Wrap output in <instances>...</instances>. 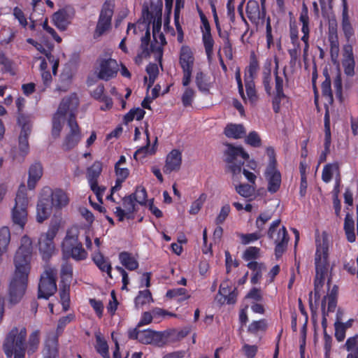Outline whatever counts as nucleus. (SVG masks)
<instances>
[{
	"label": "nucleus",
	"instance_id": "nucleus-59",
	"mask_svg": "<svg viewBox=\"0 0 358 358\" xmlns=\"http://www.w3.org/2000/svg\"><path fill=\"white\" fill-rule=\"evenodd\" d=\"M266 38L267 48L270 49L271 46L273 45V37L272 34L271 17L269 16L266 19Z\"/></svg>",
	"mask_w": 358,
	"mask_h": 358
},
{
	"label": "nucleus",
	"instance_id": "nucleus-35",
	"mask_svg": "<svg viewBox=\"0 0 358 358\" xmlns=\"http://www.w3.org/2000/svg\"><path fill=\"white\" fill-rule=\"evenodd\" d=\"M52 20L55 25L61 30H65L69 24L68 13L65 10H59L55 13Z\"/></svg>",
	"mask_w": 358,
	"mask_h": 358
},
{
	"label": "nucleus",
	"instance_id": "nucleus-24",
	"mask_svg": "<svg viewBox=\"0 0 358 358\" xmlns=\"http://www.w3.org/2000/svg\"><path fill=\"white\" fill-rule=\"evenodd\" d=\"M22 129L19 136V150L22 159L29 153V145L28 142L29 136L31 134V126L29 124L21 125Z\"/></svg>",
	"mask_w": 358,
	"mask_h": 358
},
{
	"label": "nucleus",
	"instance_id": "nucleus-26",
	"mask_svg": "<svg viewBox=\"0 0 358 358\" xmlns=\"http://www.w3.org/2000/svg\"><path fill=\"white\" fill-rule=\"evenodd\" d=\"M43 175V167L41 163L36 162L32 164L29 169V178L27 181L29 189H34L37 182L41 179Z\"/></svg>",
	"mask_w": 358,
	"mask_h": 358
},
{
	"label": "nucleus",
	"instance_id": "nucleus-62",
	"mask_svg": "<svg viewBox=\"0 0 358 358\" xmlns=\"http://www.w3.org/2000/svg\"><path fill=\"white\" fill-rule=\"evenodd\" d=\"M242 351L247 358H255L258 352V347L256 345L245 343L242 346Z\"/></svg>",
	"mask_w": 358,
	"mask_h": 358
},
{
	"label": "nucleus",
	"instance_id": "nucleus-33",
	"mask_svg": "<svg viewBox=\"0 0 358 358\" xmlns=\"http://www.w3.org/2000/svg\"><path fill=\"white\" fill-rule=\"evenodd\" d=\"M153 302L152 294L149 289L141 290L134 299L135 307L137 309L142 308L144 305Z\"/></svg>",
	"mask_w": 358,
	"mask_h": 358
},
{
	"label": "nucleus",
	"instance_id": "nucleus-6",
	"mask_svg": "<svg viewBox=\"0 0 358 358\" xmlns=\"http://www.w3.org/2000/svg\"><path fill=\"white\" fill-rule=\"evenodd\" d=\"M29 199L27 195V188L24 184H21L18 188L15 199V206L11 210V220L14 225L23 229L27 222V207Z\"/></svg>",
	"mask_w": 358,
	"mask_h": 358
},
{
	"label": "nucleus",
	"instance_id": "nucleus-3",
	"mask_svg": "<svg viewBox=\"0 0 358 358\" xmlns=\"http://www.w3.org/2000/svg\"><path fill=\"white\" fill-rule=\"evenodd\" d=\"M315 278L314 280V297L315 301L320 298V289L324 285L329 268V238L327 232L315 237Z\"/></svg>",
	"mask_w": 358,
	"mask_h": 358
},
{
	"label": "nucleus",
	"instance_id": "nucleus-40",
	"mask_svg": "<svg viewBox=\"0 0 358 358\" xmlns=\"http://www.w3.org/2000/svg\"><path fill=\"white\" fill-rule=\"evenodd\" d=\"M26 103V100L22 96H19L15 100V105L17 109V122L20 125H22L24 124H29L28 117L26 116L22 112L24 108Z\"/></svg>",
	"mask_w": 358,
	"mask_h": 358
},
{
	"label": "nucleus",
	"instance_id": "nucleus-46",
	"mask_svg": "<svg viewBox=\"0 0 358 358\" xmlns=\"http://www.w3.org/2000/svg\"><path fill=\"white\" fill-rule=\"evenodd\" d=\"M145 70L147 73L149 75V83L148 86V88L149 89L155 83V81L159 74V69L156 64L150 63L146 66Z\"/></svg>",
	"mask_w": 358,
	"mask_h": 358
},
{
	"label": "nucleus",
	"instance_id": "nucleus-36",
	"mask_svg": "<svg viewBox=\"0 0 358 358\" xmlns=\"http://www.w3.org/2000/svg\"><path fill=\"white\" fill-rule=\"evenodd\" d=\"M166 296L169 299H174L178 302H182L190 297V295L187 294V291L185 288H174L169 289L166 292Z\"/></svg>",
	"mask_w": 358,
	"mask_h": 358
},
{
	"label": "nucleus",
	"instance_id": "nucleus-43",
	"mask_svg": "<svg viewBox=\"0 0 358 358\" xmlns=\"http://www.w3.org/2000/svg\"><path fill=\"white\" fill-rule=\"evenodd\" d=\"M202 42L208 58L211 57L215 43L211 33L202 34Z\"/></svg>",
	"mask_w": 358,
	"mask_h": 358
},
{
	"label": "nucleus",
	"instance_id": "nucleus-61",
	"mask_svg": "<svg viewBox=\"0 0 358 358\" xmlns=\"http://www.w3.org/2000/svg\"><path fill=\"white\" fill-rule=\"evenodd\" d=\"M262 84L266 93L271 95L272 92V77L270 73H262Z\"/></svg>",
	"mask_w": 358,
	"mask_h": 358
},
{
	"label": "nucleus",
	"instance_id": "nucleus-10",
	"mask_svg": "<svg viewBox=\"0 0 358 358\" xmlns=\"http://www.w3.org/2000/svg\"><path fill=\"white\" fill-rule=\"evenodd\" d=\"M224 156L228 164L227 170L233 175L240 173L245 162L249 159L248 153L241 146L235 147L230 144L227 145Z\"/></svg>",
	"mask_w": 358,
	"mask_h": 358
},
{
	"label": "nucleus",
	"instance_id": "nucleus-34",
	"mask_svg": "<svg viewBox=\"0 0 358 358\" xmlns=\"http://www.w3.org/2000/svg\"><path fill=\"white\" fill-rule=\"evenodd\" d=\"M268 329V322L266 319L252 321L248 327V332L257 336L259 332L264 333Z\"/></svg>",
	"mask_w": 358,
	"mask_h": 358
},
{
	"label": "nucleus",
	"instance_id": "nucleus-52",
	"mask_svg": "<svg viewBox=\"0 0 358 358\" xmlns=\"http://www.w3.org/2000/svg\"><path fill=\"white\" fill-rule=\"evenodd\" d=\"M147 137V144L145 146L141 147L138 149L134 155V157L135 159L138 160L143 159L146 157V155L149 153V147H150V138H149V132L148 130L146 129L145 131Z\"/></svg>",
	"mask_w": 358,
	"mask_h": 358
},
{
	"label": "nucleus",
	"instance_id": "nucleus-8",
	"mask_svg": "<svg viewBox=\"0 0 358 358\" xmlns=\"http://www.w3.org/2000/svg\"><path fill=\"white\" fill-rule=\"evenodd\" d=\"M115 3L113 0H106L103 3L96 27L93 32V38L98 39L112 29V18L114 14Z\"/></svg>",
	"mask_w": 358,
	"mask_h": 358
},
{
	"label": "nucleus",
	"instance_id": "nucleus-17",
	"mask_svg": "<svg viewBox=\"0 0 358 358\" xmlns=\"http://www.w3.org/2000/svg\"><path fill=\"white\" fill-rule=\"evenodd\" d=\"M119 71L117 61L112 58H103L99 59L98 78L101 80L108 81L116 77Z\"/></svg>",
	"mask_w": 358,
	"mask_h": 358
},
{
	"label": "nucleus",
	"instance_id": "nucleus-7",
	"mask_svg": "<svg viewBox=\"0 0 358 358\" xmlns=\"http://www.w3.org/2000/svg\"><path fill=\"white\" fill-rule=\"evenodd\" d=\"M281 220L277 219L271 222L267 231V236L270 240H273L275 244L274 254L276 259L282 257V255L287 251L289 236L285 226L280 227Z\"/></svg>",
	"mask_w": 358,
	"mask_h": 358
},
{
	"label": "nucleus",
	"instance_id": "nucleus-4",
	"mask_svg": "<svg viewBox=\"0 0 358 358\" xmlns=\"http://www.w3.org/2000/svg\"><path fill=\"white\" fill-rule=\"evenodd\" d=\"M79 231L77 228L68 229L62 243V251L66 258H72L79 262L87 258L88 253L78 239Z\"/></svg>",
	"mask_w": 358,
	"mask_h": 358
},
{
	"label": "nucleus",
	"instance_id": "nucleus-30",
	"mask_svg": "<svg viewBox=\"0 0 358 358\" xmlns=\"http://www.w3.org/2000/svg\"><path fill=\"white\" fill-rule=\"evenodd\" d=\"M119 259L120 263L128 270L135 271L138 268V262L128 252H122L119 254Z\"/></svg>",
	"mask_w": 358,
	"mask_h": 358
},
{
	"label": "nucleus",
	"instance_id": "nucleus-64",
	"mask_svg": "<svg viewBox=\"0 0 358 358\" xmlns=\"http://www.w3.org/2000/svg\"><path fill=\"white\" fill-rule=\"evenodd\" d=\"M245 299H252L255 302L262 301L263 296L259 288L252 287L245 295Z\"/></svg>",
	"mask_w": 358,
	"mask_h": 358
},
{
	"label": "nucleus",
	"instance_id": "nucleus-15",
	"mask_svg": "<svg viewBox=\"0 0 358 358\" xmlns=\"http://www.w3.org/2000/svg\"><path fill=\"white\" fill-rule=\"evenodd\" d=\"M68 126L70 128V131L64 138L62 143V148L66 151L74 148L81 140L80 129L76 121V114L72 113L69 115Z\"/></svg>",
	"mask_w": 358,
	"mask_h": 358
},
{
	"label": "nucleus",
	"instance_id": "nucleus-48",
	"mask_svg": "<svg viewBox=\"0 0 358 358\" xmlns=\"http://www.w3.org/2000/svg\"><path fill=\"white\" fill-rule=\"evenodd\" d=\"M321 89L322 96L326 98L329 103L331 104L334 98L331 87V79L327 78V80H324L322 83Z\"/></svg>",
	"mask_w": 358,
	"mask_h": 358
},
{
	"label": "nucleus",
	"instance_id": "nucleus-41",
	"mask_svg": "<svg viewBox=\"0 0 358 358\" xmlns=\"http://www.w3.org/2000/svg\"><path fill=\"white\" fill-rule=\"evenodd\" d=\"M141 43L140 48L141 50V56H150V26L147 25V29L145 35L141 38Z\"/></svg>",
	"mask_w": 358,
	"mask_h": 358
},
{
	"label": "nucleus",
	"instance_id": "nucleus-25",
	"mask_svg": "<svg viewBox=\"0 0 358 358\" xmlns=\"http://www.w3.org/2000/svg\"><path fill=\"white\" fill-rule=\"evenodd\" d=\"M246 14L252 22H258L260 20H264L266 15H263L262 9L256 0H249L246 5Z\"/></svg>",
	"mask_w": 358,
	"mask_h": 358
},
{
	"label": "nucleus",
	"instance_id": "nucleus-47",
	"mask_svg": "<svg viewBox=\"0 0 358 358\" xmlns=\"http://www.w3.org/2000/svg\"><path fill=\"white\" fill-rule=\"evenodd\" d=\"M59 296L63 309L67 310L70 305L69 285H64L59 289Z\"/></svg>",
	"mask_w": 358,
	"mask_h": 358
},
{
	"label": "nucleus",
	"instance_id": "nucleus-53",
	"mask_svg": "<svg viewBox=\"0 0 358 358\" xmlns=\"http://www.w3.org/2000/svg\"><path fill=\"white\" fill-rule=\"evenodd\" d=\"M245 143L254 148H259L262 145V140L255 131H250L245 138Z\"/></svg>",
	"mask_w": 358,
	"mask_h": 358
},
{
	"label": "nucleus",
	"instance_id": "nucleus-37",
	"mask_svg": "<svg viewBox=\"0 0 358 358\" xmlns=\"http://www.w3.org/2000/svg\"><path fill=\"white\" fill-rule=\"evenodd\" d=\"M195 83L198 90L203 93H208L210 90V83L207 76L202 71H198L195 76Z\"/></svg>",
	"mask_w": 358,
	"mask_h": 358
},
{
	"label": "nucleus",
	"instance_id": "nucleus-38",
	"mask_svg": "<svg viewBox=\"0 0 358 358\" xmlns=\"http://www.w3.org/2000/svg\"><path fill=\"white\" fill-rule=\"evenodd\" d=\"M171 336L169 331H153L152 343L158 347H162L166 345L169 341V338Z\"/></svg>",
	"mask_w": 358,
	"mask_h": 358
},
{
	"label": "nucleus",
	"instance_id": "nucleus-18",
	"mask_svg": "<svg viewBox=\"0 0 358 358\" xmlns=\"http://www.w3.org/2000/svg\"><path fill=\"white\" fill-rule=\"evenodd\" d=\"M42 193L45 198H50L52 207L56 209H62L67 206L69 202L66 193L61 189L52 190L50 187H44Z\"/></svg>",
	"mask_w": 358,
	"mask_h": 358
},
{
	"label": "nucleus",
	"instance_id": "nucleus-51",
	"mask_svg": "<svg viewBox=\"0 0 358 358\" xmlns=\"http://www.w3.org/2000/svg\"><path fill=\"white\" fill-rule=\"evenodd\" d=\"M239 236L241 239L242 244L248 245L259 240L262 236V234H261V231L258 230L257 231L251 234H240Z\"/></svg>",
	"mask_w": 358,
	"mask_h": 358
},
{
	"label": "nucleus",
	"instance_id": "nucleus-29",
	"mask_svg": "<svg viewBox=\"0 0 358 358\" xmlns=\"http://www.w3.org/2000/svg\"><path fill=\"white\" fill-rule=\"evenodd\" d=\"M226 136L235 139L241 138L245 134V130L242 124H227L224 131Z\"/></svg>",
	"mask_w": 358,
	"mask_h": 358
},
{
	"label": "nucleus",
	"instance_id": "nucleus-49",
	"mask_svg": "<svg viewBox=\"0 0 358 358\" xmlns=\"http://www.w3.org/2000/svg\"><path fill=\"white\" fill-rule=\"evenodd\" d=\"M260 249L257 247L250 246L246 248L243 254V259L245 261H251L259 257Z\"/></svg>",
	"mask_w": 358,
	"mask_h": 358
},
{
	"label": "nucleus",
	"instance_id": "nucleus-20",
	"mask_svg": "<svg viewBox=\"0 0 358 358\" xmlns=\"http://www.w3.org/2000/svg\"><path fill=\"white\" fill-rule=\"evenodd\" d=\"M324 108H325V113H324V149L320 156V159H319L320 162H323L326 161L327 155L330 152V146H331V143L330 115H329V106L327 104H325Z\"/></svg>",
	"mask_w": 358,
	"mask_h": 358
},
{
	"label": "nucleus",
	"instance_id": "nucleus-9",
	"mask_svg": "<svg viewBox=\"0 0 358 358\" xmlns=\"http://www.w3.org/2000/svg\"><path fill=\"white\" fill-rule=\"evenodd\" d=\"M259 69V61L255 53L252 52L250 54L249 65L244 76L245 92L251 105H255L259 99L254 81Z\"/></svg>",
	"mask_w": 358,
	"mask_h": 358
},
{
	"label": "nucleus",
	"instance_id": "nucleus-54",
	"mask_svg": "<svg viewBox=\"0 0 358 358\" xmlns=\"http://www.w3.org/2000/svg\"><path fill=\"white\" fill-rule=\"evenodd\" d=\"M180 3L178 1V0L176 1V8H175V13H174V15H175V24H176V30L178 31V37H177V39H178V41L179 43H182L183 41V36H184V34H183V31H182V27L181 25L179 23V21H178V18H179V9H180Z\"/></svg>",
	"mask_w": 358,
	"mask_h": 358
},
{
	"label": "nucleus",
	"instance_id": "nucleus-21",
	"mask_svg": "<svg viewBox=\"0 0 358 358\" xmlns=\"http://www.w3.org/2000/svg\"><path fill=\"white\" fill-rule=\"evenodd\" d=\"M182 164V153L179 150H172L166 156L163 171L169 174L173 171H178Z\"/></svg>",
	"mask_w": 358,
	"mask_h": 358
},
{
	"label": "nucleus",
	"instance_id": "nucleus-63",
	"mask_svg": "<svg viewBox=\"0 0 358 358\" xmlns=\"http://www.w3.org/2000/svg\"><path fill=\"white\" fill-rule=\"evenodd\" d=\"M230 211H231V208L229 204H226V205L223 206L221 208L220 213L218 214V215L217 216V217L215 219L216 224L219 225V224H222L225 221L227 217H228Z\"/></svg>",
	"mask_w": 358,
	"mask_h": 358
},
{
	"label": "nucleus",
	"instance_id": "nucleus-11",
	"mask_svg": "<svg viewBox=\"0 0 358 358\" xmlns=\"http://www.w3.org/2000/svg\"><path fill=\"white\" fill-rule=\"evenodd\" d=\"M275 69L273 71V74L275 77V92L273 93V96L272 97V108L273 112L275 114H278L280 111L281 103L284 99H287L288 101V96L284 93L283 90V83L284 80L283 77L287 81V66L283 68L282 76L279 74V61L277 57H275Z\"/></svg>",
	"mask_w": 358,
	"mask_h": 358
},
{
	"label": "nucleus",
	"instance_id": "nucleus-32",
	"mask_svg": "<svg viewBox=\"0 0 358 358\" xmlns=\"http://www.w3.org/2000/svg\"><path fill=\"white\" fill-rule=\"evenodd\" d=\"M10 241V232L8 227H3L0 229V263L2 260V255L7 251L8 245Z\"/></svg>",
	"mask_w": 358,
	"mask_h": 358
},
{
	"label": "nucleus",
	"instance_id": "nucleus-1",
	"mask_svg": "<svg viewBox=\"0 0 358 358\" xmlns=\"http://www.w3.org/2000/svg\"><path fill=\"white\" fill-rule=\"evenodd\" d=\"M32 251L31 238L27 236H22L20 246L14 256L15 272L9 286V303L12 305L20 302L27 289Z\"/></svg>",
	"mask_w": 358,
	"mask_h": 358
},
{
	"label": "nucleus",
	"instance_id": "nucleus-27",
	"mask_svg": "<svg viewBox=\"0 0 358 358\" xmlns=\"http://www.w3.org/2000/svg\"><path fill=\"white\" fill-rule=\"evenodd\" d=\"M92 260L101 272L112 269L109 258L105 257L100 250H96L92 254Z\"/></svg>",
	"mask_w": 358,
	"mask_h": 358
},
{
	"label": "nucleus",
	"instance_id": "nucleus-58",
	"mask_svg": "<svg viewBox=\"0 0 358 358\" xmlns=\"http://www.w3.org/2000/svg\"><path fill=\"white\" fill-rule=\"evenodd\" d=\"M334 87L335 88V94L336 98L342 101L343 100V85H342V78L340 73L337 74L336 78L334 80Z\"/></svg>",
	"mask_w": 358,
	"mask_h": 358
},
{
	"label": "nucleus",
	"instance_id": "nucleus-50",
	"mask_svg": "<svg viewBox=\"0 0 358 358\" xmlns=\"http://www.w3.org/2000/svg\"><path fill=\"white\" fill-rule=\"evenodd\" d=\"M206 194L204 193H202L199 197L195 200L194 202H192L189 213L191 215H196L201 208H202L206 199Z\"/></svg>",
	"mask_w": 358,
	"mask_h": 358
},
{
	"label": "nucleus",
	"instance_id": "nucleus-19",
	"mask_svg": "<svg viewBox=\"0 0 358 358\" xmlns=\"http://www.w3.org/2000/svg\"><path fill=\"white\" fill-rule=\"evenodd\" d=\"M264 176L267 181V191L271 194L276 193L280 188L282 176L277 167L266 168Z\"/></svg>",
	"mask_w": 358,
	"mask_h": 358
},
{
	"label": "nucleus",
	"instance_id": "nucleus-39",
	"mask_svg": "<svg viewBox=\"0 0 358 358\" xmlns=\"http://www.w3.org/2000/svg\"><path fill=\"white\" fill-rule=\"evenodd\" d=\"M345 346L349 352L346 358H358V340L357 336L348 338Z\"/></svg>",
	"mask_w": 358,
	"mask_h": 358
},
{
	"label": "nucleus",
	"instance_id": "nucleus-16",
	"mask_svg": "<svg viewBox=\"0 0 358 358\" xmlns=\"http://www.w3.org/2000/svg\"><path fill=\"white\" fill-rule=\"evenodd\" d=\"M102 171V163L95 161L93 164L87 169V178L92 191L96 194L99 201L102 202L101 198L106 190V187L98 185V178Z\"/></svg>",
	"mask_w": 358,
	"mask_h": 358
},
{
	"label": "nucleus",
	"instance_id": "nucleus-12",
	"mask_svg": "<svg viewBox=\"0 0 358 358\" xmlns=\"http://www.w3.org/2000/svg\"><path fill=\"white\" fill-rule=\"evenodd\" d=\"M194 61L192 48L186 45H182L179 52V64L183 73L182 79L183 86H188L191 83Z\"/></svg>",
	"mask_w": 358,
	"mask_h": 358
},
{
	"label": "nucleus",
	"instance_id": "nucleus-55",
	"mask_svg": "<svg viewBox=\"0 0 358 358\" xmlns=\"http://www.w3.org/2000/svg\"><path fill=\"white\" fill-rule=\"evenodd\" d=\"M235 78H236L237 85H238V94H239L240 96L241 97V99H243V101H244V103H246L247 101H248V99L247 96V93L245 94V92H244L243 84V82L241 80V71H240L239 68H238L236 71Z\"/></svg>",
	"mask_w": 358,
	"mask_h": 358
},
{
	"label": "nucleus",
	"instance_id": "nucleus-31",
	"mask_svg": "<svg viewBox=\"0 0 358 358\" xmlns=\"http://www.w3.org/2000/svg\"><path fill=\"white\" fill-rule=\"evenodd\" d=\"M96 344L94 345L95 350L103 358H110L109 354V347L106 339L100 334H96L95 336Z\"/></svg>",
	"mask_w": 358,
	"mask_h": 358
},
{
	"label": "nucleus",
	"instance_id": "nucleus-5",
	"mask_svg": "<svg viewBox=\"0 0 358 358\" xmlns=\"http://www.w3.org/2000/svg\"><path fill=\"white\" fill-rule=\"evenodd\" d=\"M79 99L76 93H72L64 97L60 102L57 112L52 118V135L54 138L59 136L62 129V119L68 112L76 114L79 106Z\"/></svg>",
	"mask_w": 358,
	"mask_h": 358
},
{
	"label": "nucleus",
	"instance_id": "nucleus-44",
	"mask_svg": "<svg viewBox=\"0 0 358 358\" xmlns=\"http://www.w3.org/2000/svg\"><path fill=\"white\" fill-rule=\"evenodd\" d=\"M236 191L241 196L249 198L254 194L255 187L249 184H240L236 186Z\"/></svg>",
	"mask_w": 358,
	"mask_h": 358
},
{
	"label": "nucleus",
	"instance_id": "nucleus-60",
	"mask_svg": "<svg viewBox=\"0 0 358 358\" xmlns=\"http://www.w3.org/2000/svg\"><path fill=\"white\" fill-rule=\"evenodd\" d=\"M135 201L133 194L124 196L123 199V206L130 215L135 211Z\"/></svg>",
	"mask_w": 358,
	"mask_h": 358
},
{
	"label": "nucleus",
	"instance_id": "nucleus-22",
	"mask_svg": "<svg viewBox=\"0 0 358 358\" xmlns=\"http://www.w3.org/2000/svg\"><path fill=\"white\" fill-rule=\"evenodd\" d=\"M52 208L50 198H45L43 193H41L36 207L37 222L42 223L43 221L47 220L52 213Z\"/></svg>",
	"mask_w": 358,
	"mask_h": 358
},
{
	"label": "nucleus",
	"instance_id": "nucleus-2",
	"mask_svg": "<svg viewBox=\"0 0 358 358\" xmlns=\"http://www.w3.org/2000/svg\"><path fill=\"white\" fill-rule=\"evenodd\" d=\"M27 329L25 327H13L7 334L3 345V351L8 358H25L26 351L29 355L35 353L40 345L41 331L36 329L32 331L25 344Z\"/></svg>",
	"mask_w": 358,
	"mask_h": 358
},
{
	"label": "nucleus",
	"instance_id": "nucleus-13",
	"mask_svg": "<svg viewBox=\"0 0 358 358\" xmlns=\"http://www.w3.org/2000/svg\"><path fill=\"white\" fill-rule=\"evenodd\" d=\"M57 273L52 268L45 269L41 274L38 283V298L48 299L57 291Z\"/></svg>",
	"mask_w": 358,
	"mask_h": 358
},
{
	"label": "nucleus",
	"instance_id": "nucleus-23",
	"mask_svg": "<svg viewBox=\"0 0 358 358\" xmlns=\"http://www.w3.org/2000/svg\"><path fill=\"white\" fill-rule=\"evenodd\" d=\"M342 6L341 29L346 41L350 42L355 35V31L350 20L347 0H342Z\"/></svg>",
	"mask_w": 358,
	"mask_h": 358
},
{
	"label": "nucleus",
	"instance_id": "nucleus-56",
	"mask_svg": "<svg viewBox=\"0 0 358 358\" xmlns=\"http://www.w3.org/2000/svg\"><path fill=\"white\" fill-rule=\"evenodd\" d=\"M132 194L134 196V199L137 203L142 206L145 205L147 201V191L145 187H138L135 193Z\"/></svg>",
	"mask_w": 358,
	"mask_h": 358
},
{
	"label": "nucleus",
	"instance_id": "nucleus-57",
	"mask_svg": "<svg viewBox=\"0 0 358 358\" xmlns=\"http://www.w3.org/2000/svg\"><path fill=\"white\" fill-rule=\"evenodd\" d=\"M272 215L268 213H262L257 217L255 224L259 231L264 229L265 224L271 219Z\"/></svg>",
	"mask_w": 358,
	"mask_h": 358
},
{
	"label": "nucleus",
	"instance_id": "nucleus-42",
	"mask_svg": "<svg viewBox=\"0 0 358 358\" xmlns=\"http://www.w3.org/2000/svg\"><path fill=\"white\" fill-rule=\"evenodd\" d=\"M185 87V89L182 94L181 101L184 107H189L192 104L196 92L194 90L189 87V85Z\"/></svg>",
	"mask_w": 358,
	"mask_h": 358
},
{
	"label": "nucleus",
	"instance_id": "nucleus-45",
	"mask_svg": "<svg viewBox=\"0 0 358 358\" xmlns=\"http://www.w3.org/2000/svg\"><path fill=\"white\" fill-rule=\"evenodd\" d=\"M342 66L344 73L348 77H352L355 75V58H348L342 59Z\"/></svg>",
	"mask_w": 358,
	"mask_h": 358
},
{
	"label": "nucleus",
	"instance_id": "nucleus-14",
	"mask_svg": "<svg viewBox=\"0 0 358 358\" xmlns=\"http://www.w3.org/2000/svg\"><path fill=\"white\" fill-rule=\"evenodd\" d=\"M58 232V228L55 226L50 227L46 233L41 234L38 245V250L43 260L47 262L52 256L55 252L54 238Z\"/></svg>",
	"mask_w": 358,
	"mask_h": 358
},
{
	"label": "nucleus",
	"instance_id": "nucleus-28",
	"mask_svg": "<svg viewBox=\"0 0 358 358\" xmlns=\"http://www.w3.org/2000/svg\"><path fill=\"white\" fill-rule=\"evenodd\" d=\"M343 229L348 242L354 243L356 240L355 222L351 214L348 213L344 220Z\"/></svg>",
	"mask_w": 358,
	"mask_h": 358
}]
</instances>
